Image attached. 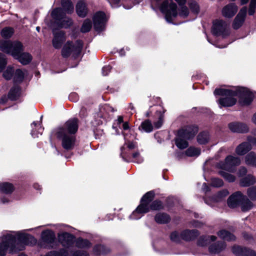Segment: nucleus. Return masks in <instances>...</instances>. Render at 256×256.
<instances>
[{
	"label": "nucleus",
	"instance_id": "nucleus-15",
	"mask_svg": "<svg viewBox=\"0 0 256 256\" xmlns=\"http://www.w3.org/2000/svg\"><path fill=\"white\" fill-rule=\"evenodd\" d=\"M54 38L52 44L55 48H60L63 42L66 40L65 33L62 31L53 32Z\"/></svg>",
	"mask_w": 256,
	"mask_h": 256
},
{
	"label": "nucleus",
	"instance_id": "nucleus-9",
	"mask_svg": "<svg viewBox=\"0 0 256 256\" xmlns=\"http://www.w3.org/2000/svg\"><path fill=\"white\" fill-rule=\"evenodd\" d=\"M194 134L195 132H190L187 129L180 130L175 140L176 146L180 149L187 148L188 142L186 140L194 137Z\"/></svg>",
	"mask_w": 256,
	"mask_h": 256
},
{
	"label": "nucleus",
	"instance_id": "nucleus-64",
	"mask_svg": "<svg viewBox=\"0 0 256 256\" xmlns=\"http://www.w3.org/2000/svg\"><path fill=\"white\" fill-rule=\"evenodd\" d=\"M203 189L206 192H207L208 190V187L206 186V184H204L202 186Z\"/></svg>",
	"mask_w": 256,
	"mask_h": 256
},
{
	"label": "nucleus",
	"instance_id": "nucleus-34",
	"mask_svg": "<svg viewBox=\"0 0 256 256\" xmlns=\"http://www.w3.org/2000/svg\"><path fill=\"white\" fill-rule=\"evenodd\" d=\"M180 6V10L179 12V15L183 18H185L186 16H188V8L185 6H183L182 5L184 4L186 2V0H175Z\"/></svg>",
	"mask_w": 256,
	"mask_h": 256
},
{
	"label": "nucleus",
	"instance_id": "nucleus-32",
	"mask_svg": "<svg viewBox=\"0 0 256 256\" xmlns=\"http://www.w3.org/2000/svg\"><path fill=\"white\" fill-rule=\"evenodd\" d=\"M155 220L159 224H165L170 220V218L167 214L159 213L156 216Z\"/></svg>",
	"mask_w": 256,
	"mask_h": 256
},
{
	"label": "nucleus",
	"instance_id": "nucleus-18",
	"mask_svg": "<svg viewBox=\"0 0 256 256\" xmlns=\"http://www.w3.org/2000/svg\"><path fill=\"white\" fill-rule=\"evenodd\" d=\"M238 6L234 3H230L225 6L222 10V14L226 18H231L238 12Z\"/></svg>",
	"mask_w": 256,
	"mask_h": 256
},
{
	"label": "nucleus",
	"instance_id": "nucleus-1",
	"mask_svg": "<svg viewBox=\"0 0 256 256\" xmlns=\"http://www.w3.org/2000/svg\"><path fill=\"white\" fill-rule=\"evenodd\" d=\"M24 231L9 232L4 234L0 242V256H5L8 252L12 253L22 250L24 245L36 243V240Z\"/></svg>",
	"mask_w": 256,
	"mask_h": 256
},
{
	"label": "nucleus",
	"instance_id": "nucleus-23",
	"mask_svg": "<svg viewBox=\"0 0 256 256\" xmlns=\"http://www.w3.org/2000/svg\"><path fill=\"white\" fill-rule=\"evenodd\" d=\"M226 248V244L224 242L215 244L209 248L210 252L212 254H217L223 251Z\"/></svg>",
	"mask_w": 256,
	"mask_h": 256
},
{
	"label": "nucleus",
	"instance_id": "nucleus-57",
	"mask_svg": "<svg viewBox=\"0 0 256 256\" xmlns=\"http://www.w3.org/2000/svg\"><path fill=\"white\" fill-rule=\"evenodd\" d=\"M77 95L76 94H71L69 96L70 100L76 101L78 100Z\"/></svg>",
	"mask_w": 256,
	"mask_h": 256
},
{
	"label": "nucleus",
	"instance_id": "nucleus-2",
	"mask_svg": "<svg viewBox=\"0 0 256 256\" xmlns=\"http://www.w3.org/2000/svg\"><path fill=\"white\" fill-rule=\"evenodd\" d=\"M214 94L222 96L218 100V104L220 106L224 107L232 106L235 104L236 100L234 96L239 98V103L243 106L250 104L254 98V94L245 88H238L234 90L218 88L215 90Z\"/></svg>",
	"mask_w": 256,
	"mask_h": 256
},
{
	"label": "nucleus",
	"instance_id": "nucleus-29",
	"mask_svg": "<svg viewBox=\"0 0 256 256\" xmlns=\"http://www.w3.org/2000/svg\"><path fill=\"white\" fill-rule=\"evenodd\" d=\"M32 130L31 132V134L33 138H38L40 135H42L43 128L40 124H38L36 122H34L32 124Z\"/></svg>",
	"mask_w": 256,
	"mask_h": 256
},
{
	"label": "nucleus",
	"instance_id": "nucleus-19",
	"mask_svg": "<svg viewBox=\"0 0 256 256\" xmlns=\"http://www.w3.org/2000/svg\"><path fill=\"white\" fill-rule=\"evenodd\" d=\"M244 196L240 192H236L232 194L228 200V204L230 208H236L240 204V202Z\"/></svg>",
	"mask_w": 256,
	"mask_h": 256
},
{
	"label": "nucleus",
	"instance_id": "nucleus-22",
	"mask_svg": "<svg viewBox=\"0 0 256 256\" xmlns=\"http://www.w3.org/2000/svg\"><path fill=\"white\" fill-rule=\"evenodd\" d=\"M76 12L79 16L84 17L88 12V10L84 2L79 1L76 6Z\"/></svg>",
	"mask_w": 256,
	"mask_h": 256
},
{
	"label": "nucleus",
	"instance_id": "nucleus-36",
	"mask_svg": "<svg viewBox=\"0 0 256 256\" xmlns=\"http://www.w3.org/2000/svg\"><path fill=\"white\" fill-rule=\"evenodd\" d=\"M216 236H214L208 237L201 238L198 242V244L199 246H204L209 244L210 241L213 242L216 240Z\"/></svg>",
	"mask_w": 256,
	"mask_h": 256
},
{
	"label": "nucleus",
	"instance_id": "nucleus-4",
	"mask_svg": "<svg viewBox=\"0 0 256 256\" xmlns=\"http://www.w3.org/2000/svg\"><path fill=\"white\" fill-rule=\"evenodd\" d=\"M0 50L11 54L23 64H28L32 60V56L30 54L22 52L23 46L21 42L18 41H0Z\"/></svg>",
	"mask_w": 256,
	"mask_h": 256
},
{
	"label": "nucleus",
	"instance_id": "nucleus-37",
	"mask_svg": "<svg viewBox=\"0 0 256 256\" xmlns=\"http://www.w3.org/2000/svg\"><path fill=\"white\" fill-rule=\"evenodd\" d=\"M209 134L206 132H203L200 134L198 136V142L200 144H205L209 140Z\"/></svg>",
	"mask_w": 256,
	"mask_h": 256
},
{
	"label": "nucleus",
	"instance_id": "nucleus-5",
	"mask_svg": "<svg viewBox=\"0 0 256 256\" xmlns=\"http://www.w3.org/2000/svg\"><path fill=\"white\" fill-rule=\"evenodd\" d=\"M154 196V192L152 191L146 194L141 200L140 204L130 216V218L131 220H138L150 210H159L162 208L163 206L160 201L155 200L152 204H150L153 200Z\"/></svg>",
	"mask_w": 256,
	"mask_h": 256
},
{
	"label": "nucleus",
	"instance_id": "nucleus-12",
	"mask_svg": "<svg viewBox=\"0 0 256 256\" xmlns=\"http://www.w3.org/2000/svg\"><path fill=\"white\" fill-rule=\"evenodd\" d=\"M212 32L214 35L222 36L224 38L229 34L230 30L225 22L216 20L214 22Z\"/></svg>",
	"mask_w": 256,
	"mask_h": 256
},
{
	"label": "nucleus",
	"instance_id": "nucleus-41",
	"mask_svg": "<svg viewBox=\"0 0 256 256\" xmlns=\"http://www.w3.org/2000/svg\"><path fill=\"white\" fill-rule=\"evenodd\" d=\"M247 194L252 200H256V186H252L248 189Z\"/></svg>",
	"mask_w": 256,
	"mask_h": 256
},
{
	"label": "nucleus",
	"instance_id": "nucleus-8",
	"mask_svg": "<svg viewBox=\"0 0 256 256\" xmlns=\"http://www.w3.org/2000/svg\"><path fill=\"white\" fill-rule=\"evenodd\" d=\"M160 10L168 22H171L178 15L176 6L172 0H165L160 6Z\"/></svg>",
	"mask_w": 256,
	"mask_h": 256
},
{
	"label": "nucleus",
	"instance_id": "nucleus-60",
	"mask_svg": "<svg viewBox=\"0 0 256 256\" xmlns=\"http://www.w3.org/2000/svg\"><path fill=\"white\" fill-rule=\"evenodd\" d=\"M251 120L252 122L256 125V112L252 115Z\"/></svg>",
	"mask_w": 256,
	"mask_h": 256
},
{
	"label": "nucleus",
	"instance_id": "nucleus-33",
	"mask_svg": "<svg viewBox=\"0 0 256 256\" xmlns=\"http://www.w3.org/2000/svg\"><path fill=\"white\" fill-rule=\"evenodd\" d=\"M27 71L25 70H22L20 69H18L15 72L14 76V80L16 82H22L24 77L26 75Z\"/></svg>",
	"mask_w": 256,
	"mask_h": 256
},
{
	"label": "nucleus",
	"instance_id": "nucleus-21",
	"mask_svg": "<svg viewBox=\"0 0 256 256\" xmlns=\"http://www.w3.org/2000/svg\"><path fill=\"white\" fill-rule=\"evenodd\" d=\"M42 238L44 242L50 244V247H53L55 243V234L50 230L44 231L42 234Z\"/></svg>",
	"mask_w": 256,
	"mask_h": 256
},
{
	"label": "nucleus",
	"instance_id": "nucleus-11",
	"mask_svg": "<svg viewBox=\"0 0 256 256\" xmlns=\"http://www.w3.org/2000/svg\"><path fill=\"white\" fill-rule=\"evenodd\" d=\"M252 134L256 136V128L254 130ZM248 142H244L239 144L236 148V152L239 156H243L252 149V144L256 146V138L248 137Z\"/></svg>",
	"mask_w": 256,
	"mask_h": 256
},
{
	"label": "nucleus",
	"instance_id": "nucleus-50",
	"mask_svg": "<svg viewBox=\"0 0 256 256\" xmlns=\"http://www.w3.org/2000/svg\"><path fill=\"white\" fill-rule=\"evenodd\" d=\"M181 234L180 235L178 232H174L172 233L170 235V239L172 241L174 242H178L180 240Z\"/></svg>",
	"mask_w": 256,
	"mask_h": 256
},
{
	"label": "nucleus",
	"instance_id": "nucleus-63",
	"mask_svg": "<svg viewBox=\"0 0 256 256\" xmlns=\"http://www.w3.org/2000/svg\"><path fill=\"white\" fill-rule=\"evenodd\" d=\"M0 202L2 203V204H6L8 202H9V200L8 198H4L3 199H2L0 200Z\"/></svg>",
	"mask_w": 256,
	"mask_h": 256
},
{
	"label": "nucleus",
	"instance_id": "nucleus-40",
	"mask_svg": "<svg viewBox=\"0 0 256 256\" xmlns=\"http://www.w3.org/2000/svg\"><path fill=\"white\" fill-rule=\"evenodd\" d=\"M90 242L86 240L78 238L76 242V246L80 248H86L90 246Z\"/></svg>",
	"mask_w": 256,
	"mask_h": 256
},
{
	"label": "nucleus",
	"instance_id": "nucleus-48",
	"mask_svg": "<svg viewBox=\"0 0 256 256\" xmlns=\"http://www.w3.org/2000/svg\"><path fill=\"white\" fill-rule=\"evenodd\" d=\"M132 158L134 159V161L138 163H140L142 162L144 160L143 158L138 152H135L132 154Z\"/></svg>",
	"mask_w": 256,
	"mask_h": 256
},
{
	"label": "nucleus",
	"instance_id": "nucleus-30",
	"mask_svg": "<svg viewBox=\"0 0 256 256\" xmlns=\"http://www.w3.org/2000/svg\"><path fill=\"white\" fill-rule=\"evenodd\" d=\"M198 234V232L196 230H186L181 234V236L182 238L186 240H190L196 236Z\"/></svg>",
	"mask_w": 256,
	"mask_h": 256
},
{
	"label": "nucleus",
	"instance_id": "nucleus-16",
	"mask_svg": "<svg viewBox=\"0 0 256 256\" xmlns=\"http://www.w3.org/2000/svg\"><path fill=\"white\" fill-rule=\"evenodd\" d=\"M58 238L62 246L68 248L72 246L74 240V236L68 232L59 234Z\"/></svg>",
	"mask_w": 256,
	"mask_h": 256
},
{
	"label": "nucleus",
	"instance_id": "nucleus-31",
	"mask_svg": "<svg viewBox=\"0 0 256 256\" xmlns=\"http://www.w3.org/2000/svg\"><path fill=\"white\" fill-rule=\"evenodd\" d=\"M14 190V186L8 182H0V191L5 194H10Z\"/></svg>",
	"mask_w": 256,
	"mask_h": 256
},
{
	"label": "nucleus",
	"instance_id": "nucleus-47",
	"mask_svg": "<svg viewBox=\"0 0 256 256\" xmlns=\"http://www.w3.org/2000/svg\"><path fill=\"white\" fill-rule=\"evenodd\" d=\"M7 64L6 56L0 53V72H2L4 68Z\"/></svg>",
	"mask_w": 256,
	"mask_h": 256
},
{
	"label": "nucleus",
	"instance_id": "nucleus-17",
	"mask_svg": "<svg viewBox=\"0 0 256 256\" xmlns=\"http://www.w3.org/2000/svg\"><path fill=\"white\" fill-rule=\"evenodd\" d=\"M247 8H242L234 20L232 27L234 29L239 28L243 24L246 16Z\"/></svg>",
	"mask_w": 256,
	"mask_h": 256
},
{
	"label": "nucleus",
	"instance_id": "nucleus-62",
	"mask_svg": "<svg viewBox=\"0 0 256 256\" xmlns=\"http://www.w3.org/2000/svg\"><path fill=\"white\" fill-rule=\"evenodd\" d=\"M248 256H256V252L250 250Z\"/></svg>",
	"mask_w": 256,
	"mask_h": 256
},
{
	"label": "nucleus",
	"instance_id": "nucleus-53",
	"mask_svg": "<svg viewBox=\"0 0 256 256\" xmlns=\"http://www.w3.org/2000/svg\"><path fill=\"white\" fill-rule=\"evenodd\" d=\"M111 67L110 66H106L102 69V74L104 76H106L110 72Z\"/></svg>",
	"mask_w": 256,
	"mask_h": 256
},
{
	"label": "nucleus",
	"instance_id": "nucleus-13",
	"mask_svg": "<svg viewBox=\"0 0 256 256\" xmlns=\"http://www.w3.org/2000/svg\"><path fill=\"white\" fill-rule=\"evenodd\" d=\"M124 138L125 140V144L121 148L122 157L124 160H126L127 158H130V151L137 147L136 142H131V138H130L128 134H124Z\"/></svg>",
	"mask_w": 256,
	"mask_h": 256
},
{
	"label": "nucleus",
	"instance_id": "nucleus-28",
	"mask_svg": "<svg viewBox=\"0 0 256 256\" xmlns=\"http://www.w3.org/2000/svg\"><path fill=\"white\" fill-rule=\"evenodd\" d=\"M218 235L220 238L228 241H232L236 239L234 235L226 230L219 231L218 232Z\"/></svg>",
	"mask_w": 256,
	"mask_h": 256
},
{
	"label": "nucleus",
	"instance_id": "nucleus-39",
	"mask_svg": "<svg viewBox=\"0 0 256 256\" xmlns=\"http://www.w3.org/2000/svg\"><path fill=\"white\" fill-rule=\"evenodd\" d=\"M20 89L18 87H15L12 88L8 94V98L11 100H16L20 96Z\"/></svg>",
	"mask_w": 256,
	"mask_h": 256
},
{
	"label": "nucleus",
	"instance_id": "nucleus-26",
	"mask_svg": "<svg viewBox=\"0 0 256 256\" xmlns=\"http://www.w3.org/2000/svg\"><path fill=\"white\" fill-rule=\"evenodd\" d=\"M244 162L248 166L256 167V154L250 152L244 157Z\"/></svg>",
	"mask_w": 256,
	"mask_h": 256
},
{
	"label": "nucleus",
	"instance_id": "nucleus-44",
	"mask_svg": "<svg viewBox=\"0 0 256 256\" xmlns=\"http://www.w3.org/2000/svg\"><path fill=\"white\" fill-rule=\"evenodd\" d=\"M14 72V70L12 67L8 66L6 70L4 72L3 76L6 80H10Z\"/></svg>",
	"mask_w": 256,
	"mask_h": 256
},
{
	"label": "nucleus",
	"instance_id": "nucleus-59",
	"mask_svg": "<svg viewBox=\"0 0 256 256\" xmlns=\"http://www.w3.org/2000/svg\"><path fill=\"white\" fill-rule=\"evenodd\" d=\"M116 122L118 124L123 122V117L122 116H118Z\"/></svg>",
	"mask_w": 256,
	"mask_h": 256
},
{
	"label": "nucleus",
	"instance_id": "nucleus-27",
	"mask_svg": "<svg viewBox=\"0 0 256 256\" xmlns=\"http://www.w3.org/2000/svg\"><path fill=\"white\" fill-rule=\"evenodd\" d=\"M256 182L255 177L252 175L249 174L241 179L240 184L242 186H248L252 185Z\"/></svg>",
	"mask_w": 256,
	"mask_h": 256
},
{
	"label": "nucleus",
	"instance_id": "nucleus-52",
	"mask_svg": "<svg viewBox=\"0 0 256 256\" xmlns=\"http://www.w3.org/2000/svg\"><path fill=\"white\" fill-rule=\"evenodd\" d=\"M163 122V117L162 116H160V118H158V120L156 122H154V126L155 128H160Z\"/></svg>",
	"mask_w": 256,
	"mask_h": 256
},
{
	"label": "nucleus",
	"instance_id": "nucleus-51",
	"mask_svg": "<svg viewBox=\"0 0 256 256\" xmlns=\"http://www.w3.org/2000/svg\"><path fill=\"white\" fill-rule=\"evenodd\" d=\"M70 256H88V254L84 251L79 250L72 252Z\"/></svg>",
	"mask_w": 256,
	"mask_h": 256
},
{
	"label": "nucleus",
	"instance_id": "nucleus-38",
	"mask_svg": "<svg viewBox=\"0 0 256 256\" xmlns=\"http://www.w3.org/2000/svg\"><path fill=\"white\" fill-rule=\"evenodd\" d=\"M188 156H198L200 154V150L194 147L189 148L185 152Z\"/></svg>",
	"mask_w": 256,
	"mask_h": 256
},
{
	"label": "nucleus",
	"instance_id": "nucleus-61",
	"mask_svg": "<svg viewBox=\"0 0 256 256\" xmlns=\"http://www.w3.org/2000/svg\"><path fill=\"white\" fill-rule=\"evenodd\" d=\"M123 129L124 130H128L129 128L128 124V122H124L122 124Z\"/></svg>",
	"mask_w": 256,
	"mask_h": 256
},
{
	"label": "nucleus",
	"instance_id": "nucleus-3",
	"mask_svg": "<svg viewBox=\"0 0 256 256\" xmlns=\"http://www.w3.org/2000/svg\"><path fill=\"white\" fill-rule=\"evenodd\" d=\"M78 128V120L72 118L69 120L63 126L57 128L54 131V136L61 140L64 149L70 150L74 148L76 142L74 134L77 132Z\"/></svg>",
	"mask_w": 256,
	"mask_h": 256
},
{
	"label": "nucleus",
	"instance_id": "nucleus-58",
	"mask_svg": "<svg viewBox=\"0 0 256 256\" xmlns=\"http://www.w3.org/2000/svg\"><path fill=\"white\" fill-rule=\"evenodd\" d=\"M191 4V8H193V10L194 11V12H198V6L197 4L194 2V4Z\"/></svg>",
	"mask_w": 256,
	"mask_h": 256
},
{
	"label": "nucleus",
	"instance_id": "nucleus-46",
	"mask_svg": "<svg viewBox=\"0 0 256 256\" xmlns=\"http://www.w3.org/2000/svg\"><path fill=\"white\" fill-rule=\"evenodd\" d=\"M224 183L222 180L218 178H212L211 180V184L214 187H220L223 185Z\"/></svg>",
	"mask_w": 256,
	"mask_h": 256
},
{
	"label": "nucleus",
	"instance_id": "nucleus-35",
	"mask_svg": "<svg viewBox=\"0 0 256 256\" xmlns=\"http://www.w3.org/2000/svg\"><path fill=\"white\" fill-rule=\"evenodd\" d=\"M14 32V29L10 27H6L4 28L1 32V36L4 38H9L13 34Z\"/></svg>",
	"mask_w": 256,
	"mask_h": 256
},
{
	"label": "nucleus",
	"instance_id": "nucleus-56",
	"mask_svg": "<svg viewBox=\"0 0 256 256\" xmlns=\"http://www.w3.org/2000/svg\"><path fill=\"white\" fill-rule=\"evenodd\" d=\"M247 172V170L245 167H241L239 170V174L240 176H243Z\"/></svg>",
	"mask_w": 256,
	"mask_h": 256
},
{
	"label": "nucleus",
	"instance_id": "nucleus-45",
	"mask_svg": "<svg viewBox=\"0 0 256 256\" xmlns=\"http://www.w3.org/2000/svg\"><path fill=\"white\" fill-rule=\"evenodd\" d=\"M220 174L228 182H233L236 180L235 176L232 174L224 172H220Z\"/></svg>",
	"mask_w": 256,
	"mask_h": 256
},
{
	"label": "nucleus",
	"instance_id": "nucleus-14",
	"mask_svg": "<svg viewBox=\"0 0 256 256\" xmlns=\"http://www.w3.org/2000/svg\"><path fill=\"white\" fill-rule=\"evenodd\" d=\"M107 20L104 13L100 12L96 14L94 18V28L97 31L102 30Z\"/></svg>",
	"mask_w": 256,
	"mask_h": 256
},
{
	"label": "nucleus",
	"instance_id": "nucleus-20",
	"mask_svg": "<svg viewBox=\"0 0 256 256\" xmlns=\"http://www.w3.org/2000/svg\"><path fill=\"white\" fill-rule=\"evenodd\" d=\"M229 128L233 132H246L248 131V128L246 124L240 122H232L228 125Z\"/></svg>",
	"mask_w": 256,
	"mask_h": 256
},
{
	"label": "nucleus",
	"instance_id": "nucleus-55",
	"mask_svg": "<svg viewBox=\"0 0 256 256\" xmlns=\"http://www.w3.org/2000/svg\"><path fill=\"white\" fill-rule=\"evenodd\" d=\"M104 246H98L94 248V250L96 254H102V252L101 251V250H102Z\"/></svg>",
	"mask_w": 256,
	"mask_h": 256
},
{
	"label": "nucleus",
	"instance_id": "nucleus-24",
	"mask_svg": "<svg viewBox=\"0 0 256 256\" xmlns=\"http://www.w3.org/2000/svg\"><path fill=\"white\" fill-rule=\"evenodd\" d=\"M250 250L238 246H234L232 248L233 254L237 256H248Z\"/></svg>",
	"mask_w": 256,
	"mask_h": 256
},
{
	"label": "nucleus",
	"instance_id": "nucleus-6",
	"mask_svg": "<svg viewBox=\"0 0 256 256\" xmlns=\"http://www.w3.org/2000/svg\"><path fill=\"white\" fill-rule=\"evenodd\" d=\"M62 8H56L53 10L52 16L58 21L59 27L68 28L72 24L71 19L65 16L66 13L70 14L74 11V6L70 0H62Z\"/></svg>",
	"mask_w": 256,
	"mask_h": 256
},
{
	"label": "nucleus",
	"instance_id": "nucleus-43",
	"mask_svg": "<svg viewBox=\"0 0 256 256\" xmlns=\"http://www.w3.org/2000/svg\"><path fill=\"white\" fill-rule=\"evenodd\" d=\"M92 28V22L90 20H86L82 26L81 31L82 32H88Z\"/></svg>",
	"mask_w": 256,
	"mask_h": 256
},
{
	"label": "nucleus",
	"instance_id": "nucleus-7",
	"mask_svg": "<svg viewBox=\"0 0 256 256\" xmlns=\"http://www.w3.org/2000/svg\"><path fill=\"white\" fill-rule=\"evenodd\" d=\"M82 48V42L80 40H77L74 43L68 41L62 48V54L64 58L70 56L76 58L80 54Z\"/></svg>",
	"mask_w": 256,
	"mask_h": 256
},
{
	"label": "nucleus",
	"instance_id": "nucleus-25",
	"mask_svg": "<svg viewBox=\"0 0 256 256\" xmlns=\"http://www.w3.org/2000/svg\"><path fill=\"white\" fill-rule=\"evenodd\" d=\"M240 206L241 210L245 212L250 210L253 207L254 205L252 202L246 196H244L240 202Z\"/></svg>",
	"mask_w": 256,
	"mask_h": 256
},
{
	"label": "nucleus",
	"instance_id": "nucleus-54",
	"mask_svg": "<svg viewBox=\"0 0 256 256\" xmlns=\"http://www.w3.org/2000/svg\"><path fill=\"white\" fill-rule=\"evenodd\" d=\"M228 194V192L227 190H223L221 192H220L218 194V196L220 199L226 196Z\"/></svg>",
	"mask_w": 256,
	"mask_h": 256
},
{
	"label": "nucleus",
	"instance_id": "nucleus-49",
	"mask_svg": "<svg viewBox=\"0 0 256 256\" xmlns=\"http://www.w3.org/2000/svg\"><path fill=\"white\" fill-rule=\"evenodd\" d=\"M256 6V0H251L248 10V14L250 15H252L254 13Z\"/></svg>",
	"mask_w": 256,
	"mask_h": 256
},
{
	"label": "nucleus",
	"instance_id": "nucleus-10",
	"mask_svg": "<svg viewBox=\"0 0 256 256\" xmlns=\"http://www.w3.org/2000/svg\"><path fill=\"white\" fill-rule=\"evenodd\" d=\"M240 162L239 158L229 155L226 158L224 162H220L217 166L222 170L232 172L235 166L240 165Z\"/></svg>",
	"mask_w": 256,
	"mask_h": 256
},
{
	"label": "nucleus",
	"instance_id": "nucleus-42",
	"mask_svg": "<svg viewBox=\"0 0 256 256\" xmlns=\"http://www.w3.org/2000/svg\"><path fill=\"white\" fill-rule=\"evenodd\" d=\"M141 127L144 131L147 132H152L153 128L151 122L148 120H145L142 122Z\"/></svg>",
	"mask_w": 256,
	"mask_h": 256
}]
</instances>
